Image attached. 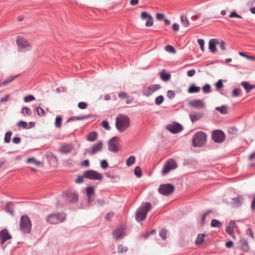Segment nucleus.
I'll return each instance as SVG.
<instances>
[{
  "mask_svg": "<svg viewBox=\"0 0 255 255\" xmlns=\"http://www.w3.org/2000/svg\"><path fill=\"white\" fill-rule=\"evenodd\" d=\"M216 110L220 112L222 114H226L228 112V107L226 106L217 107Z\"/></svg>",
  "mask_w": 255,
  "mask_h": 255,
  "instance_id": "obj_33",
  "label": "nucleus"
},
{
  "mask_svg": "<svg viewBox=\"0 0 255 255\" xmlns=\"http://www.w3.org/2000/svg\"><path fill=\"white\" fill-rule=\"evenodd\" d=\"M200 90V88L199 87L196 86L194 84H192L189 87L188 92L189 93H195L199 92Z\"/></svg>",
  "mask_w": 255,
  "mask_h": 255,
  "instance_id": "obj_28",
  "label": "nucleus"
},
{
  "mask_svg": "<svg viewBox=\"0 0 255 255\" xmlns=\"http://www.w3.org/2000/svg\"><path fill=\"white\" fill-rule=\"evenodd\" d=\"M128 249L127 247L123 245H120L118 246V251L119 253H123L127 252Z\"/></svg>",
  "mask_w": 255,
  "mask_h": 255,
  "instance_id": "obj_37",
  "label": "nucleus"
},
{
  "mask_svg": "<svg viewBox=\"0 0 255 255\" xmlns=\"http://www.w3.org/2000/svg\"><path fill=\"white\" fill-rule=\"evenodd\" d=\"M166 128L172 133H177L181 131L183 128L181 125L177 123H173L166 127Z\"/></svg>",
  "mask_w": 255,
  "mask_h": 255,
  "instance_id": "obj_15",
  "label": "nucleus"
},
{
  "mask_svg": "<svg viewBox=\"0 0 255 255\" xmlns=\"http://www.w3.org/2000/svg\"><path fill=\"white\" fill-rule=\"evenodd\" d=\"M202 90L204 93H209L211 92V86L209 84H206L203 87Z\"/></svg>",
  "mask_w": 255,
  "mask_h": 255,
  "instance_id": "obj_45",
  "label": "nucleus"
},
{
  "mask_svg": "<svg viewBox=\"0 0 255 255\" xmlns=\"http://www.w3.org/2000/svg\"><path fill=\"white\" fill-rule=\"evenodd\" d=\"M211 224L213 227H220L222 225L221 223L216 219H213L211 221Z\"/></svg>",
  "mask_w": 255,
  "mask_h": 255,
  "instance_id": "obj_38",
  "label": "nucleus"
},
{
  "mask_svg": "<svg viewBox=\"0 0 255 255\" xmlns=\"http://www.w3.org/2000/svg\"><path fill=\"white\" fill-rule=\"evenodd\" d=\"M118 96L122 99H126L127 98V94L126 93L121 92L118 94Z\"/></svg>",
  "mask_w": 255,
  "mask_h": 255,
  "instance_id": "obj_64",
  "label": "nucleus"
},
{
  "mask_svg": "<svg viewBox=\"0 0 255 255\" xmlns=\"http://www.w3.org/2000/svg\"><path fill=\"white\" fill-rule=\"evenodd\" d=\"M120 139L117 137H113L108 143V149L112 152H116L119 150Z\"/></svg>",
  "mask_w": 255,
  "mask_h": 255,
  "instance_id": "obj_10",
  "label": "nucleus"
},
{
  "mask_svg": "<svg viewBox=\"0 0 255 255\" xmlns=\"http://www.w3.org/2000/svg\"><path fill=\"white\" fill-rule=\"evenodd\" d=\"M164 101V98L162 96L160 95L156 98L155 100V103L157 105H159Z\"/></svg>",
  "mask_w": 255,
  "mask_h": 255,
  "instance_id": "obj_43",
  "label": "nucleus"
},
{
  "mask_svg": "<svg viewBox=\"0 0 255 255\" xmlns=\"http://www.w3.org/2000/svg\"><path fill=\"white\" fill-rule=\"evenodd\" d=\"M36 112L38 115L39 116H45V112L44 110L40 108V107H37L36 108Z\"/></svg>",
  "mask_w": 255,
  "mask_h": 255,
  "instance_id": "obj_51",
  "label": "nucleus"
},
{
  "mask_svg": "<svg viewBox=\"0 0 255 255\" xmlns=\"http://www.w3.org/2000/svg\"><path fill=\"white\" fill-rule=\"evenodd\" d=\"M9 99V95H7L5 97L1 98L0 99V103H4L7 101H8Z\"/></svg>",
  "mask_w": 255,
  "mask_h": 255,
  "instance_id": "obj_61",
  "label": "nucleus"
},
{
  "mask_svg": "<svg viewBox=\"0 0 255 255\" xmlns=\"http://www.w3.org/2000/svg\"><path fill=\"white\" fill-rule=\"evenodd\" d=\"M35 100V97L32 95H28L26 96L24 98V101L25 102H29L30 101H32Z\"/></svg>",
  "mask_w": 255,
  "mask_h": 255,
  "instance_id": "obj_48",
  "label": "nucleus"
},
{
  "mask_svg": "<svg viewBox=\"0 0 255 255\" xmlns=\"http://www.w3.org/2000/svg\"><path fill=\"white\" fill-rule=\"evenodd\" d=\"M189 105L196 109L204 108L205 106V103L201 100H192L189 102Z\"/></svg>",
  "mask_w": 255,
  "mask_h": 255,
  "instance_id": "obj_17",
  "label": "nucleus"
},
{
  "mask_svg": "<svg viewBox=\"0 0 255 255\" xmlns=\"http://www.w3.org/2000/svg\"><path fill=\"white\" fill-rule=\"evenodd\" d=\"M165 17L164 14L162 13H157L156 14V18L158 20H161L164 19Z\"/></svg>",
  "mask_w": 255,
  "mask_h": 255,
  "instance_id": "obj_60",
  "label": "nucleus"
},
{
  "mask_svg": "<svg viewBox=\"0 0 255 255\" xmlns=\"http://www.w3.org/2000/svg\"><path fill=\"white\" fill-rule=\"evenodd\" d=\"M64 199L68 202H75L78 200V195L75 192H66L63 193Z\"/></svg>",
  "mask_w": 255,
  "mask_h": 255,
  "instance_id": "obj_13",
  "label": "nucleus"
},
{
  "mask_svg": "<svg viewBox=\"0 0 255 255\" xmlns=\"http://www.w3.org/2000/svg\"><path fill=\"white\" fill-rule=\"evenodd\" d=\"M165 50L166 51L170 52V53H176V50L175 49V48L173 46L169 45H166L165 46Z\"/></svg>",
  "mask_w": 255,
  "mask_h": 255,
  "instance_id": "obj_42",
  "label": "nucleus"
},
{
  "mask_svg": "<svg viewBox=\"0 0 255 255\" xmlns=\"http://www.w3.org/2000/svg\"><path fill=\"white\" fill-rule=\"evenodd\" d=\"M85 177L91 180H101L103 178L102 174L94 170H88L84 172Z\"/></svg>",
  "mask_w": 255,
  "mask_h": 255,
  "instance_id": "obj_9",
  "label": "nucleus"
},
{
  "mask_svg": "<svg viewBox=\"0 0 255 255\" xmlns=\"http://www.w3.org/2000/svg\"><path fill=\"white\" fill-rule=\"evenodd\" d=\"M18 50L21 52L29 51L31 48V44L24 37L17 36L16 40Z\"/></svg>",
  "mask_w": 255,
  "mask_h": 255,
  "instance_id": "obj_4",
  "label": "nucleus"
},
{
  "mask_svg": "<svg viewBox=\"0 0 255 255\" xmlns=\"http://www.w3.org/2000/svg\"><path fill=\"white\" fill-rule=\"evenodd\" d=\"M134 173L137 177H140L141 176V171L140 168L139 166H136L135 167Z\"/></svg>",
  "mask_w": 255,
  "mask_h": 255,
  "instance_id": "obj_41",
  "label": "nucleus"
},
{
  "mask_svg": "<svg viewBox=\"0 0 255 255\" xmlns=\"http://www.w3.org/2000/svg\"><path fill=\"white\" fill-rule=\"evenodd\" d=\"M11 237L6 229L2 230L0 232V238L2 245L7 240L11 239Z\"/></svg>",
  "mask_w": 255,
  "mask_h": 255,
  "instance_id": "obj_21",
  "label": "nucleus"
},
{
  "mask_svg": "<svg viewBox=\"0 0 255 255\" xmlns=\"http://www.w3.org/2000/svg\"><path fill=\"white\" fill-rule=\"evenodd\" d=\"M241 90L240 89H235L233 91V96L238 97L240 95Z\"/></svg>",
  "mask_w": 255,
  "mask_h": 255,
  "instance_id": "obj_54",
  "label": "nucleus"
},
{
  "mask_svg": "<svg viewBox=\"0 0 255 255\" xmlns=\"http://www.w3.org/2000/svg\"><path fill=\"white\" fill-rule=\"evenodd\" d=\"M101 166L104 169H106L108 166V163L105 160H103L101 162Z\"/></svg>",
  "mask_w": 255,
  "mask_h": 255,
  "instance_id": "obj_58",
  "label": "nucleus"
},
{
  "mask_svg": "<svg viewBox=\"0 0 255 255\" xmlns=\"http://www.w3.org/2000/svg\"><path fill=\"white\" fill-rule=\"evenodd\" d=\"M151 208L150 203L146 202L143 205L140 206L136 211L135 219L139 222L144 220L146 217L148 212Z\"/></svg>",
  "mask_w": 255,
  "mask_h": 255,
  "instance_id": "obj_2",
  "label": "nucleus"
},
{
  "mask_svg": "<svg viewBox=\"0 0 255 255\" xmlns=\"http://www.w3.org/2000/svg\"><path fill=\"white\" fill-rule=\"evenodd\" d=\"M135 160V158L134 156H131L128 158L127 159L126 164L127 165L129 166L132 165Z\"/></svg>",
  "mask_w": 255,
  "mask_h": 255,
  "instance_id": "obj_35",
  "label": "nucleus"
},
{
  "mask_svg": "<svg viewBox=\"0 0 255 255\" xmlns=\"http://www.w3.org/2000/svg\"><path fill=\"white\" fill-rule=\"evenodd\" d=\"M159 234L163 240H164L166 239L167 231L165 229L161 230Z\"/></svg>",
  "mask_w": 255,
  "mask_h": 255,
  "instance_id": "obj_46",
  "label": "nucleus"
},
{
  "mask_svg": "<svg viewBox=\"0 0 255 255\" xmlns=\"http://www.w3.org/2000/svg\"><path fill=\"white\" fill-rule=\"evenodd\" d=\"M78 106L81 109H85L87 108L88 105L85 102H81L79 103Z\"/></svg>",
  "mask_w": 255,
  "mask_h": 255,
  "instance_id": "obj_56",
  "label": "nucleus"
},
{
  "mask_svg": "<svg viewBox=\"0 0 255 255\" xmlns=\"http://www.w3.org/2000/svg\"><path fill=\"white\" fill-rule=\"evenodd\" d=\"M98 134L96 132H91L87 136V140L89 141H94L97 138Z\"/></svg>",
  "mask_w": 255,
  "mask_h": 255,
  "instance_id": "obj_31",
  "label": "nucleus"
},
{
  "mask_svg": "<svg viewBox=\"0 0 255 255\" xmlns=\"http://www.w3.org/2000/svg\"><path fill=\"white\" fill-rule=\"evenodd\" d=\"M243 196L239 195L238 197L233 199L231 204L234 208H239L241 206L243 203Z\"/></svg>",
  "mask_w": 255,
  "mask_h": 255,
  "instance_id": "obj_20",
  "label": "nucleus"
},
{
  "mask_svg": "<svg viewBox=\"0 0 255 255\" xmlns=\"http://www.w3.org/2000/svg\"><path fill=\"white\" fill-rule=\"evenodd\" d=\"M181 22L183 26L188 27L189 25V21L186 16L182 15L180 16Z\"/></svg>",
  "mask_w": 255,
  "mask_h": 255,
  "instance_id": "obj_29",
  "label": "nucleus"
},
{
  "mask_svg": "<svg viewBox=\"0 0 255 255\" xmlns=\"http://www.w3.org/2000/svg\"><path fill=\"white\" fill-rule=\"evenodd\" d=\"M102 125L104 128H105L107 130L110 129V127L109 126V123L107 121H104L102 123Z\"/></svg>",
  "mask_w": 255,
  "mask_h": 255,
  "instance_id": "obj_53",
  "label": "nucleus"
},
{
  "mask_svg": "<svg viewBox=\"0 0 255 255\" xmlns=\"http://www.w3.org/2000/svg\"><path fill=\"white\" fill-rule=\"evenodd\" d=\"M66 215L62 213H54L49 214L46 217V221L50 224L54 225L64 222Z\"/></svg>",
  "mask_w": 255,
  "mask_h": 255,
  "instance_id": "obj_3",
  "label": "nucleus"
},
{
  "mask_svg": "<svg viewBox=\"0 0 255 255\" xmlns=\"http://www.w3.org/2000/svg\"><path fill=\"white\" fill-rule=\"evenodd\" d=\"M21 113L25 116H28L31 115V112L29 108L24 107L22 108Z\"/></svg>",
  "mask_w": 255,
  "mask_h": 255,
  "instance_id": "obj_36",
  "label": "nucleus"
},
{
  "mask_svg": "<svg viewBox=\"0 0 255 255\" xmlns=\"http://www.w3.org/2000/svg\"><path fill=\"white\" fill-rule=\"evenodd\" d=\"M212 137L216 142H222L225 139V134L221 130H215L212 132Z\"/></svg>",
  "mask_w": 255,
  "mask_h": 255,
  "instance_id": "obj_14",
  "label": "nucleus"
},
{
  "mask_svg": "<svg viewBox=\"0 0 255 255\" xmlns=\"http://www.w3.org/2000/svg\"><path fill=\"white\" fill-rule=\"evenodd\" d=\"M219 45H220V48L222 50H225L226 49V43L224 41H219Z\"/></svg>",
  "mask_w": 255,
  "mask_h": 255,
  "instance_id": "obj_63",
  "label": "nucleus"
},
{
  "mask_svg": "<svg viewBox=\"0 0 255 255\" xmlns=\"http://www.w3.org/2000/svg\"><path fill=\"white\" fill-rule=\"evenodd\" d=\"M235 226V222L234 221H231L229 223V225L226 229V232L230 235H232L234 234V228Z\"/></svg>",
  "mask_w": 255,
  "mask_h": 255,
  "instance_id": "obj_23",
  "label": "nucleus"
},
{
  "mask_svg": "<svg viewBox=\"0 0 255 255\" xmlns=\"http://www.w3.org/2000/svg\"><path fill=\"white\" fill-rule=\"evenodd\" d=\"M113 235L116 239H122L125 235V226H121L116 229L114 232Z\"/></svg>",
  "mask_w": 255,
  "mask_h": 255,
  "instance_id": "obj_16",
  "label": "nucleus"
},
{
  "mask_svg": "<svg viewBox=\"0 0 255 255\" xmlns=\"http://www.w3.org/2000/svg\"><path fill=\"white\" fill-rule=\"evenodd\" d=\"M12 135V132L11 131L7 132L5 134L4 140L6 143H9L10 141L11 136Z\"/></svg>",
  "mask_w": 255,
  "mask_h": 255,
  "instance_id": "obj_39",
  "label": "nucleus"
},
{
  "mask_svg": "<svg viewBox=\"0 0 255 255\" xmlns=\"http://www.w3.org/2000/svg\"><path fill=\"white\" fill-rule=\"evenodd\" d=\"M167 96L169 99H173L175 97V93L172 90H169L167 92Z\"/></svg>",
  "mask_w": 255,
  "mask_h": 255,
  "instance_id": "obj_57",
  "label": "nucleus"
},
{
  "mask_svg": "<svg viewBox=\"0 0 255 255\" xmlns=\"http://www.w3.org/2000/svg\"><path fill=\"white\" fill-rule=\"evenodd\" d=\"M26 162L28 163H32L36 166H40L42 165V163L40 161L37 160L34 157H30L26 159Z\"/></svg>",
  "mask_w": 255,
  "mask_h": 255,
  "instance_id": "obj_24",
  "label": "nucleus"
},
{
  "mask_svg": "<svg viewBox=\"0 0 255 255\" xmlns=\"http://www.w3.org/2000/svg\"><path fill=\"white\" fill-rule=\"evenodd\" d=\"M140 18L143 20H146L145 26L150 27L153 24V17L146 11H142L140 13Z\"/></svg>",
  "mask_w": 255,
  "mask_h": 255,
  "instance_id": "obj_12",
  "label": "nucleus"
},
{
  "mask_svg": "<svg viewBox=\"0 0 255 255\" xmlns=\"http://www.w3.org/2000/svg\"><path fill=\"white\" fill-rule=\"evenodd\" d=\"M20 228L24 233H29L31 229V223L29 218L26 216L20 218L19 222Z\"/></svg>",
  "mask_w": 255,
  "mask_h": 255,
  "instance_id": "obj_6",
  "label": "nucleus"
},
{
  "mask_svg": "<svg viewBox=\"0 0 255 255\" xmlns=\"http://www.w3.org/2000/svg\"><path fill=\"white\" fill-rule=\"evenodd\" d=\"M6 212L12 215L13 213L12 205L11 203H8L6 207Z\"/></svg>",
  "mask_w": 255,
  "mask_h": 255,
  "instance_id": "obj_40",
  "label": "nucleus"
},
{
  "mask_svg": "<svg viewBox=\"0 0 255 255\" xmlns=\"http://www.w3.org/2000/svg\"><path fill=\"white\" fill-rule=\"evenodd\" d=\"M197 42L199 44V45L200 46L201 50L204 52L205 51L204 49V41L202 39H198L197 40Z\"/></svg>",
  "mask_w": 255,
  "mask_h": 255,
  "instance_id": "obj_47",
  "label": "nucleus"
},
{
  "mask_svg": "<svg viewBox=\"0 0 255 255\" xmlns=\"http://www.w3.org/2000/svg\"><path fill=\"white\" fill-rule=\"evenodd\" d=\"M18 126L20 127H22L24 128H28V126H27V124L25 122H23V121H20L18 123Z\"/></svg>",
  "mask_w": 255,
  "mask_h": 255,
  "instance_id": "obj_55",
  "label": "nucleus"
},
{
  "mask_svg": "<svg viewBox=\"0 0 255 255\" xmlns=\"http://www.w3.org/2000/svg\"><path fill=\"white\" fill-rule=\"evenodd\" d=\"M174 190V187L170 184H163L160 186L158 191L162 195L167 196L171 194Z\"/></svg>",
  "mask_w": 255,
  "mask_h": 255,
  "instance_id": "obj_8",
  "label": "nucleus"
},
{
  "mask_svg": "<svg viewBox=\"0 0 255 255\" xmlns=\"http://www.w3.org/2000/svg\"><path fill=\"white\" fill-rule=\"evenodd\" d=\"M13 79H14V78L9 77V78L5 80L1 83H0V87L1 86H5V85H6V84H7L11 82Z\"/></svg>",
  "mask_w": 255,
  "mask_h": 255,
  "instance_id": "obj_50",
  "label": "nucleus"
},
{
  "mask_svg": "<svg viewBox=\"0 0 255 255\" xmlns=\"http://www.w3.org/2000/svg\"><path fill=\"white\" fill-rule=\"evenodd\" d=\"M62 119L60 117L57 116L55 119V125L57 128H60L61 126Z\"/></svg>",
  "mask_w": 255,
  "mask_h": 255,
  "instance_id": "obj_44",
  "label": "nucleus"
},
{
  "mask_svg": "<svg viewBox=\"0 0 255 255\" xmlns=\"http://www.w3.org/2000/svg\"><path fill=\"white\" fill-rule=\"evenodd\" d=\"M102 142L101 141L98 142L97 143H96L93 146L91 151H90V154L93 155L97 153V152L100 151L102 149Z\"/></svg>",
  "mask_w": 255,
  "mask_h": 255,
  "instance_id": "obj_22",
  "label": "nucleus"
},
{
  "mask_svg": "<svg viewBox=\"0 0 255 255\" xmlns=\"http://www.w3.org/2000/svg\"><path fill=\"white\" fill-rule=\"evenodd\" d=\"M219 40L217 39H212L209 41V49L210 51L212 53H215L217 52L216 46L219 45Z\"/></svg>",
  "mask_w": 255,
  "mask_h": 255,
  "instance_id": "obj_19",
  "label": "nucleus"
},
{
  "mask_svg": "<svg viewBox=\"0 0 255 255\" xmlns=\"http://www.w3.org/2000/svg\"><path fill=\"white\" fill-rule=\"evenodd\" d=\"M160 75L161 79L164 82L169 81L171 78V75L166 73L164 70L161 72Z\"/></svg>",
  "mask_w": 255,
  "mask_h": 255,
  "instance_id": "obj_25",
  "label": "nucleus"
},
{
  "mask_svg": "<svg viewBox=\"0 0 255 255\" xmlns=\"http://www.w3.org/2000/svg\"><path fill=\"white\" fill-rule=\"evenodd\" d=\"M87 196L88 198V202L91 201V198L94 195V191L92 187H89L86 189Z\"/></svg>",
  "mask_w": 255,
  "mask_h": 255,
  "instance_id": "obj_30",
  "label": "nucleus"
},
{
  "mask_svg": "<svg viewBox=\"0 0 255 255\" xmlns=\"http://www.w3.org/2000/svg\"><path fill=\"white\" fill-rule=\"evenodd\" d=\"M176 167L177 164L175 161L172 159H170L164 164L162 173L164 175L168 173L171 170L174 169Z\"/></svg>",
  "mask_w": 255,
  "mask_h": 255,
  "instance_id": "obj_11",
  "label": "nucleus"
},
{
  "mask_svg": "<svg viewBox=\"0 0 255 255\" xmlns=\"http://www.w3.org/2000/svg\"><path fill=\"white\" fill-rule=\"evenodd\" d=\"M130 125V120L125 115H120L116 119V127L120 132L127 129Z\"/></svg>",
  "mask_w": 255,
  "mask_h": 255,
  "instance_id": "obj_1",
  "label": "nucleus"
},
{
  "mask_svg": "<svg viewBox=\"0 0 255 255\" xmlns=\"http://www.w3.org/2000/svg\"><path fill=\"white\" fill-rule=\"evenodd\" d=\"M160 88L161 86L159 84L151 85L149 86L143 88L142 93L144 96L149 97Z\"/></svg>",
  "mask_w": 255,
  "mask_h": 255,
  "instance_id": "obj_7",
  "label": "nucleus"
},
{
  "mask_svg": "<svg viewBox=\"0 0 255 255\" xmlns=\"http://www.w3.org/2000/svg\"><path fill=\"white\" fill-rule=\"evenodd\" d=\"M172 29L173 30V31L175 32H177V31H178L179 30V25L177 23H174L173 25H172Z\"/></svg>",
  "mask_w": 255,
  "mask_h": 255,
  "instance_id": "obj_59",
  "label": "nucleus"
},
{
  "mask_svg": "<svg viewBox=\"0 0 255 255\" xmlns=\"http://www.w3.org/2000/svg\"><path fill=\"white\" fill-rule=\"evenodd\" d=\"M205 237V235L204 234H199L198 235L196 241V244L197 245H200L204 242V239Z\"/></svg>",
  "mask_w": 255,
  "mask_h": 255,
  "instance_id": "obj_34",
  "label": "nucleus"
},
{
  "mask_svg": "<svg viewBox=\"0 0 255 255\" xmlns=\"http://www.w3.org/2000/svg\"><path fill=\"white\" fill-rule=\"evenodd\" d=\"M190 119L192 123H194L202 117V114L201 113H196L194 114H190L189 116Z\"/></svg>",
  "mask_w": 255,
  "mask_h": 255,
  "instance_id": "obj_26",
  "label": "nucleus"
},
{
  "mask_svg": "<svg viewBox=\"0 0 255 255\" xmlns=\"http://www.w3.org/2000/svg\"><path fill=\"white\" fill-rule=\"evenodd\" d=\"M73 148V145L71 143H65L61 145L59 151L63 154L69 153Z\"/></svg>",
  "mask_w": 255,
  "mask_h": 255,
  "instance_id": "obj_18",
  "label": "nucleus"
},
{
  "mask_svg": "<svg viewBox=\"0 0 255 255\" xmlns=\"http://www.w3.org/2000/svg\"><path fill=\"white\" fill-rule=\"evenodd\" d=\"M206 140V134L202 131H198L193 137V145L194 146H201L205 143Z\"/></svg>",
  "mask_w": 255,
  "mask_h": 255,
  "instance_id": "obj_5",
  "label": "nucleus"
},
{
  "mask_svg": "<svg viewBox=\"0 0 255 255\" xmlns=\"http://www.w3.org/2000/svg\"><path fill=\"white\" fill-rule=\"evenodd\" d=\"M241 85L244 88L247 93H249L252 90L251 85L248 82L243 81Z\"/></svg>",
  "mask_w": 255,
  "mask_h": 255,
  "instance_id": "obj_32",
  "label": "nucleus"
},
{
  "mask_svg": "<svg viewBox=\"0 0 255 255\" xmlns=\"http://www.w3.org/2000/svg\"><path fill=\"white\" fill-rule=\"evenodd\" d=\"M86 118H87L86 116L74 117L71 118L69 120L73 121V120H74L75 119L77 120H82L85 119Z\"/></svg>",
  "mask_w": 255,
  "mask_h": 255,
  "instance_id": "obj_62",
  "label": "nucleus"
},
{
  "mask_svg": "<svg viewBox=\"0 0 255 255\" xmlns=\"http://www.w3.org/2000/svg\"><path fill=\"white\" fill-rule=\"evenodd\" d=\"M229 17L230 18H242V16L240 15H239L237 14V13L235 11H232L231 12Z\"/></svg>",
  "mask_w": 255,
  "mask_h": 255,
  "instance_id": "obj_49",
  "label": "nucleus"
},
{
  "mask_svg": "<svg viewBox=\"0 0 255 255\" xmlns=\"http://www.w3.org/2000/svg\"><path fill=\"white\" fill-rule=\"evenodd\" d=\"M216 87L217 90H220L222 89L223 87V84L222 80H219L215 85Z\"/></svg>",
  "mask_w": 255,
  "mask_h": 255,
  "instance_id": "obj_52",
  "label": "nucleus"
},
{
  "mask_svg": "<svg viewBox=\"0 0 255 255\" xmlns=\"http://www.w3.org/2000/svg\"><path fill=\"white\" fill-rule=\"evenodd\" d=\"M241 247L244 251H248L249 248L248 242L247 240L242 239L240 241Z\"/></svg>",
  "mask_w": 255,
  "mask_h": 255,
  "instance_id": "obj_27",
  "label": "nucleus"
}]
</instances>
